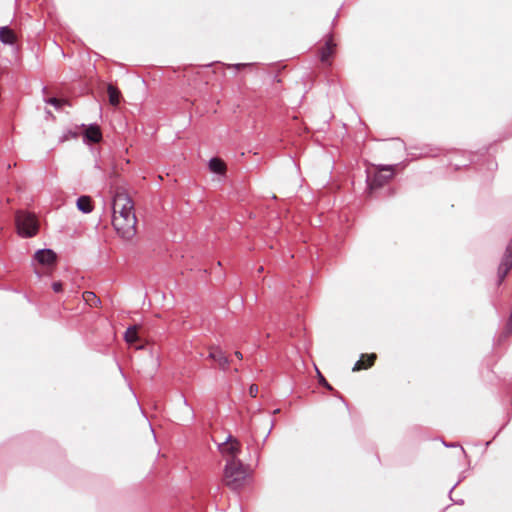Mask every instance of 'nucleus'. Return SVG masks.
<instances>
[{
	"label": "nucleus",
	"mask_w": 512,
	"mask_h": 512,
	"mask_svg": "<svg viewBox=\"0 0 512 512\" xmlns=\"http://www.w3.org/2000/svg\"><path fill=\"white\" fill-rule=\"evenodd\" d=\"M279 412H280V409H279V408H277V409H275V410L273 411V414H277V413H279Z\"/></svg>",
	"instance_id": "obj_31"
},
{
	"label": "nucleus",
	"mask_w": 512,
	"mask_h": 512,
	"mask_svg": "<svg viewBox=\"0 0 512 512\" xmlns=\"http://www.w3.org/2000/svg\"><path fill=\"white\" fill-rule=\"evenodd\" d=\"M84 142L98 143L102 139V133L98 124H89L83 133Z\"/></svg>",
	"instance_id": "obj_9"
},
{
	"label": "nucleus",
	"mask_w": 512,
	"mask_h": 512,
	"mask_svg": "<svg viewBox=\"0 0 512 512\" xmlns=\"http://www.w3.org/2000/svg\"><path fill=\"white\" fill-rule=\"evenodd\" d=\"M376 359V354H362L360 359L354 364L353 371H359L371 367Z\"/></svg>",
	"instance_id": "obj_11"
},
{
	"label": "nucleus",
	"mask_w": 512,
	"mask_h": 512,
	"mask_svg": "<svg viewBox=\"0 0 512 512\" xmlns=\"http://www.w3.org/2000/svg\"><path fill=\"white\" fill-rule=\"evenodd\" d=\"M124 339L127 343H134L138 340V328L137 326H130L127 328L124 334Z\"/></svg>",
	"instance_id": "obj_17"
},
{
	"label": "nucleus",
	"mask_w": 512,
	"mask_h": 512,
	"mask_svg": "<svg viewBox=\"0 0 512 512\" xmlns=\"http://www.w3.org/2000/svg\"><path fill=\"white\" fill-rule=\"evenodd\" d=\"M317 374H318L319 384L330 391H334L333 387L327 382L325 377L320 373V371L318 369H317Z\"/></svg>",
	"instance_id": "obj_20"
},
{
	"label": "nucleus",
	"mask_w": 512,
	"mask_h": 512,
	"mask_svg": "<svg viewBox=\"0 0 512 512\" xmlns=\"http://www.w3.org/2000/svg\"><path fill=\"white\" fill-rule=\"evenodd\" d=\"M235 356L238 358V359H242L243 358V355L240 351H236L235 352Z\"/></svg>",
	"instance_id": "obj_27"
},
{
	"label": "nucleus",
	"mask_w": 512,
	"mask_h": 512,
	"mask_svg": "<svg viewBox=\"0 0 512 512\" xmlns=\"http://www.w3.org/2000/svg\"><path fill=\"white\" fill-rule=\"evenodd\" d=\"M510 334H512V309H511V313H510V316H509L508 321H507V325H506L505 331H503L500 334V336H499V341L504 340Z\"/></svg>",
	"instance_id": "obj_19"
},
{
	"label": "nucleus",
	"mask_w": 512,
	"mask_h": 512,
	"mask_svg": "<svg viewBox=\"0 0 512 512\" xmlns=\"http://www.w3.org/2000/svg\"><path fill=\"white\" fill-rule=\"evenodd\" d=\"M76 206L79 211L85 214H88L93 210L92 200L90 196L86 195L78 197L76 201Z\"/></svg>",
	"instance_id": "obj_13"
},
{
	"label": "nucleus",
	"mask_w": 512,
	"mask_h": 512,
	"mask_svg": "<svg viewBox=\"0 0 512 512\" xmlns=\"http://www.w3.org/2000/svg\"><path fill=\"white\" fill-rule=\"evenodd\" d=\"M459 482H460V481H458V482H457L453 487H451V489H450V491H449V493H450V494L452 493V491H453V490H454V488L458 485V483H459Z\"/></svg>",
	"instance_id": "obj_29"
},
{
	"label": "nucleus",
	"mask_w": 512,
	"mask_h": 512,
	"mask_svg": "<svg viewBox=\"0 0 512 512\" xmlns=\"http://www.w3.org/2000/svg\"><path fill=\"white\" fill-rule=\"evenodd\" d=\"M137 219L135 215L112 216V225L117 233L124 239L132 238L136 233Z\"/></svg>",
	"instance_id": "obj_3"
},
{
	"label": "nucleus",
	"mask_w": 512,
	"mask_h": 512,
	"mask_svg": "<svg viewBox=\"0 0 512 512\" xmlns=\"http://www.w3.org/2000/svg\"><path fill=\"white\" fill-rule=\"evenodd\" d=\"M335 43L332 37L326 40L325 45L320 50V60L325 63L328 58L334 53Z\"/></svg>",
	"instance_id": "obj_14"
},
{
	"label": "nucleus",
	"mask_w": 512,
	"mask_h": 512,
	"mask_svg": "<svg viewBox=\"0 0 512 512\" xmlns=\"http://www.w3.org/2000/svg\"><path fill=\"white\" fill-rule=\"evenodd\" d=\"M182 398H183V403L187 406V401H186V399H185L184 397H182Z\"/></svg>",
	"instance_id": "obj_32"
},
{
	"label": "nucleus",
	"mask_w": 512,
	"mask_h": 512,
	"mask_svg": "<svg viewBox=\"0 0 512 512\" xmlns=\"http://www.w3.org/2000/svg\"><path fill=\"white\" fill-rule=\"evenodd\" d=\"M107 91L110 104L113 106L118 105L120 102V91L112 85L108 86Z\"/></svg>",
	"instance_id": "obj_16"
},
{
	"label": "nucleus",
	"mask_w": 512,
	"mask_h": 512,
	"mask_svg": "<svg viewBox=\"0 0 512 512\" xmlns=\"http://www.w3.org/2000/svg\"><path fill=\"white\" fill-rule=\"evenodd\" d=\"M460 448V454L466 456V452L462 446H459Z\"/></svg>",
	"instance_id": "obj_28"
},
{
	"label": "nucleus",
	"mask_w": 512,
	"mask_h": 512,
	"mask_svg": "<svg viewBox=\"0 0 512 512\" xmlns=\"http://www.w3.org/2000/svg\"><path fill=\"white\" fill-rule=\"evenodd\" d=\"M335 395L338 396L342 401H344L343 396H340L338 392H335Z\"/></svg>",
	"instance_id": "obj_30"
},
{
	"label": "nucleus",
	"mask_w": 512,
	"mask_h": 512,
	"mask_svg": "<svg viewBox=\"0 0 512 512\" xmlns=\"http://www.w3.org/2000/svg\"><path fill=\"white\" fill-rule=\"evenodd\" d=\"M83 299L90 306H97L101 302L96 294L92 291H85L83 293Z\"/></svg>",
	"instance_id": "obj_18"
},
{
	"label": "nucleus",
	"mask_w": 512,
	"mask_h": 512,
	"mask_svg": "<svg viewBox=\"0 0 512 512\" xmlns=\"http://www.w3.org/2000/svg\"><path fill=\"white\" fill-rule=\"evenodd\" d=\"M394 165H382L373 175L367 176V184L370 190L383 187L394 174Z\"/></svg>",
	"instance_id": "obj_4"
},
{
	"label": "nucleus",
	"mask_w": 512,
	"mask_h": 512,
	"mask_svg": "<svg viewBox=\"0 0 512 512\" xmlns=\"http://www.w3.org/2000/svg\"><path fill=\"white\" fill-rule=\"evenodd\" d=\"M218 449L224 456L238 459L237 456L241 452V444L237 438L229 434L223 442L218 444Z\"/></svg>",
	"instance_id": "obj_6"
},
{
	"label": "nucleus",
	"mask_w": 512,
	"mask_h": 512,
	"mask_svg": "<svg viewBox=\"0 0 512 512\" xmlns=\"http://www.w3.org/2000/svg\"><path fill=\"white\" fill-rule=\"evenodd\" d=\"M257 393H258V386L256 384H252L250 387H249V395L251 397H256L257 396Z\"/></svg>",
	"instance_id": "obj_24"
},
{
	"label": "nucleus",
	"mask_w": 512,
	"mask_h": 512,
	"mask_svg": "<svg viewBox=\"0 0 512 512\" xmlns=\"http://www.w3.org/2000/svg\"><path fill=\"white\" fill-rule=\"evenodd\" d=\"M0 41L5 45H14L16 42L14 31L8 26L0 27Z\"/></svg>",
	"instance_id": "obj_12"
},
{
	"label": "nucleus",
	"mask_w": 512,
	"mask_h": 512,
	"mask_svg": "<svg viewBox=\"0 0 512 512\" xmlns=\"http://www.w3.org/2000/svg\"><path fill=\"white\" fill-rule=\"evenodd\" d=\"M134 204L127 194H117L113 201V216L135 215Z\"/></svg>",
	"instance_id": "obj_5"
},
{
	"label": "nucleus",
	"mask_w": 512,
	"mask_h": 512,
	"mask_svg": "<svg viewBox=\"0 0 512 512\" xmlns=\"http://www.w3.org/2000/svg\"><path fill=\"white\" fill-rule=\"evenodd\" d=\"M17 232L21 237L30 238L38 232V222L34 215L26 212L16 214Z\"/></svg>",
	"instance_id": "obj_2"
},
{
	"label": "nucleus",
	"mask_w": 512,
	"mask_h": 512,
	"mask_svg": "<svg viewBox=\"0 0 512 512\" xmlns=\"http://www.w3.org/2000/svg\"><path fill=\"white\" fill-rule=\"evenodd\" d=\"M208 166L209 169L216 174H224L226 169L225 163L220 158L217 157L211 158L209 160Z\"/></svg>",
	"instance_id": "obj_15"
},
{
	"label": "nucleus",
	"mask_w": 512,
	"mask_h": 512,
	"mask_svg": "<svg viewBox=\"0 0 512 512\" xmlns=\"http://www.w3.org/2000/svg\"><path fill=\"white\" fill-rule=\"evenodd\" d=\"M226 484L232 490L239 489L246 478V471L239 459L227 458L224 469Z\"/></svg>",
	"instance_id": "obj_1"
},
{
	"label": "nucleus",
	"mask_w": 512,
	"mask_h": 512,
	"mask_svg": "<svg viewBox=\"0 0 512 512\" xmlns=\"http://www.w3.org/2000/svg\"><path fill=\"white\" fill-rule=\"evenodd\" d=\"M273 426H274V422L272 421V422H271V427H270V429H269L268 433L265 435V438H264L263 442H265V441H266V439L268 438L269 434L271 433V430H272Z\"/></svg>",
	"instance_id": "obj_25"
},
{
	"label": "nucleus",
	"mask_w": 512,
	"mask_h": 512,
	"mask_svg": "<svg viewBox=\"0 0 512 512\" xmlns=\"http://www.w3.org/2000/svg\"><path fill=\"white\" fill-rule=\"evenodd\" d=\"M512 269V239L506 247V251L498 267V280L497 285H501L505 277Z\"/></svg>",
	"instance_id": "obj_7"
},
{
	"label": "nucleus",
	"mask_w": 512,
	"mask_h": 512,
	"mask_svg": "<svg viewBox=\"0 0 512 512\" xmlns=\"http://www.w3.org/2000/svg\"><path fill=\"white\" fill-rule=\"evenodd\" d=\"M52 289L55 293H60L63 290L62 282H60V281L53 282Z\"/></svg>",
	"instance_id": "obj_23"
},
{
	"label": "nucleus",
	"mask_w": 512,
	"mask_h": 512,
	"mask_svg": "<svg viewBox=\"0 0 512 512\" xmlns=\"http://www.w3.org/2000/svg\"><path fill=\"white\" fill-rule=\"evenodd\" d=\"M47 103L53 105L55 108H60L62 105V100L56 97H52L47 100Z\"/></svg>",
	"instance_id": "obj_22"
},
{
	"label": "nucleus",
	"mask_w": 512,
	"mask_h": 512,
	"mask_svg": "<svg viewBox=\"0 0 512 512\" xmlns=\"http://www.w3.org/2000/svg\"><path fill=\"white\" fill-rule=\"evenodd\" d=\"M208 357L217 361L223 371L228 369L230 361L221 349H214L210 351Z\"/></svg>",
	"instance_id": "obj_10"
},
{
	"label": "nucleus",
	"mask_w": 512,
	"mask_h": 512,
	"mask_svg": "<svg viewBox=\"0 0 512 512\" xmlns=\"http://www.w3.org/2000/svg\"><path fill=\"white\" fill-rule=\"evenodd\" d=\"M34 259L41 265L50 266L56 263L57 254L52 249H39L35 252Z\"/></svg>",
	"instance_id": "obj_8"
},
{
	"label": "nucleus",
	"mask_w": 512,
	"mask_h": 512,
	"mask_svg": "<svg viewBox=\"0 0 512 512\" xmlns=\"http://www.w3.org/2000/svg\"><path fill=\"white\" fill-rule=\"evenodd\" d=\"M254 64L253 63H236V64H228L227 65V68H233V69H236V70H240L244 67H250V66H253Z\"/></svg>",
	"instance_id": "obj_21"
},
{
	"label": "nucleus",
	"mask_w": 512,
	"mask_h": 512,
	"mask_svg": "<svg viewBox=\"0 0 512 512\" xmlns=\"http://www.w3.org/2000/svg\"><path fill=\"white\" fill-rule=\"evenodd\" d=\"M443 444H444L446 447H457V446H459V445H458V444H456V443L448 444V443H446V442H444V441H443Z\"/></svg>",
	"instance_id": "obj_26"
}]
</instances>
